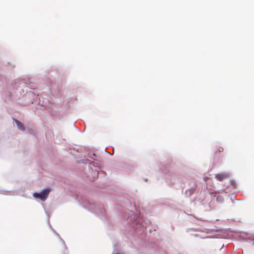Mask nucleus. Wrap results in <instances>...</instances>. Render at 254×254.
<instances>
[{"mask_svg": "<svg viewBox=\"0 0 254 254\" xmlns=\"http://www.w3.org/2000/svg\"><path fill=\"white\" fill-rule=\"evenodd\" d=\"M51 191V189H46L43 190V191L40 193L35 192L33 193V195L34 197L36 198H39L42 201H45Z\"/></svg>", "mask_w": 254, "mask_h": 254, "instance_id": "obj_1", "label": "nucleus"}, {"mask_svg": "<svg viewBox=\"0 0 254 254\" xmlns=\"http://www.w3.org/2000/svg\"><path fill=\"white\" fill-rule=\"evenodd\" d=\"M228 177L229 175L227 173L217 174L215 175L216 179L219 181H222Z\"/></svg>", "mask_w": 254, "mask_h": 254, "instance_id": "obj_2", "label": "nucleus"}, {"mask_svg": "<svg viewBox=\"0 0 254 254\" xmlns=\"http://www.w3.org/2000/svg\"><path fill=\"white\" fill-rule=\"evenodd\" d=\"M16 125H17V126L18 127V128L20 129V130H24L25 129V127L23 126V125L22 124V123H21L20 122H19V121L17 120H14Z\"/></svg>", "mask_w": 254, "mask_h": 254, "instance_id": "obj_3", "label": "nucleus"}, {"mask_svg": "<svg viewBox=\"0 0 254 254\" xmlns=\"http://www.w3.org/2000/svg\"><path fill=\"white\" fill-rule=\"evenodd\" d=\"M223 148L221 147H215L214 149V152L215 154H217L219 152H221L223 151Z\"/></svg>", "mask_w": 254, "mask_h": 254, "instance_id": "obj_4", "label": "nucleus"}]
</instances>
